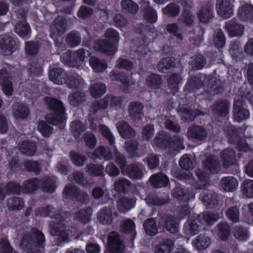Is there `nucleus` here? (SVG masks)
I'll list each match as a JSON object with an SVG mask.
<instances>
[{"mask_svg":"<svg viewBox=\"0 0 253 253\" xmlns=\"http://www.w3.org/2000/svg\"><path fill=\"white\" fill-rule=\"evenodd\" d=\"M48 215L55 220L50 222L49 232L52 236H57L56 245L60 246L63 242L68 241V233L66 231L68 214L51 206H48Z\"/></svg>","mask_w":253,"mask_h":253,"instance_id":"obj_1","label":"nucleus"},{"mask_svg":"<svg viewBox=\"0 0 253 253\" xmlns=\"http://www.w3.org/2000/svg\"><path fill=\"white\" fill-rule=\"evenodd\" d=\"M45 244L43 233L33 228L29 234L24 235L21 243V248L27 253H42Z\"/></svg>","mask_w":253,"mask_h":253,"instance_id":"obj_2","label":"nucleus"},{"mask_svg":"<svg viewBox=\"0 0 253 253\" xmlns=\"http://www.w3.org/2000/svg\"><path fill=\"white\" fill-rule=\"evenodd\" d=\"M45 101L49 108L54 111L53 114H50L47 116V121L49 124L58 126L60 129H63L66 125V117L63 103L56 99L50 97H46Z\"/></svg>","mask_w":253,"mask_h":253,"instance_id":"obj_3","label":"nucleus"},{"mask_svg":"<svg viewBox=\"0 0 253 253\" xmlns=\"http://www.w3.org/2000/svg\"><path fill=\"white\" fill-rule=\"evenodd\" d=\"M205 172L200 169H196L195 173L198 177L200 183L197 188L202 189L206 184L208 175L210 174L217 173L220 170V165L217 158L214 156H208L203 162Z\"/></svg>","mask_w":253,"mask_h":253,"instance_id":"obj_4","label":"nucleus"},{"mask_svg":"<svg viewBox=\"0 0 253 253\" xmlns=\"http://www.w3.org/2000/svg\"><path fill=\"white\" fill-rule=\"evenodd\" d=\"M123 99L122 97L106 95L103 98L94 102L91 106L92 111L96 113L99 109H105L109 106L111 107H120Z\"/></svg>","mask_w":253,"mask_h":253,"instance_id":"obj_5","label":"nucleus"},{"mask_svg":"<svg viewBox=\"0 0 253 253\" xmlns=\"http://www.w3.org/2000/svg\"><path fill=\"white\" fill-rule=\"evenodd\" d=\"M16 18L18 21L15 26V32L21 37L26 38L31 34L29 25L26 22V12L22 9H19L16 13Z\"/></svg>","mask_w":253,"mask_h":253,"instance_id":"obj_6","label":"nucleus"},{"mask_svg":"<svg viewBox=\"0 0 253 253\" xmlns=\"http://www.w3.org/2000/svg\"><path fill=\"white\" fill-rule=\"evenodd\" d=\"M117 216V213L113 207H104L98 212L97 218L100 224L110 225L114 223Z\"/></svg>","mask_w":253,"mask_h":253,"instance_id":"obj_7","label":"nucleus"},{"mask_svg":"<svg viewBox=\"0 0 253 253\" xmlns=\"http://www.w3.org/2000/svg\"><path fill=\"white\" fill-rule=\"evenodd\" d=\"M179 166L183 169L180 172L179 178L181 179H188L192 177V174L190 169H192L195 165L194 159L190 155H184L179 160Z\"/></svg>","mask_w":253,"mask_h":253,"instance_id":"obj_8","label":"nucleus"},{"mask_svg":"<svg viewBox=\"0 0 253 253\" xmlns=\"http://www.w3.org/2000/svg\"><path fill=\"white\" fill-rule=\"evenodd\" d=\"M183 11L181 16L178 19L179 23L184 24L188 27H191L194 22L195 16L192 11L193 3L191 0H186L183 3Z\"/></svg>","mask_w":253,"mask_h":253,"instance_id":"obj_9","label":"nucleus"},{"mask_svg":"<svg viewBox=\"0 0 253 253\" xmlns=\"http://www.w3.org/2000/svg\"><path fill=\"white\" fill-rule=\"evenodd\" d=\"M16 50V42L8 35H0V54L9 55Z\"/></svg>","mask_w":253,"mask_h":253,"instance_id":"obj_10","label":"nucleus"},{"mask_svg":"<svg viewBox=\"0 0 253 253\" xmlns=\"http://www.w3.org/2000/svg\"><path fill=\"white\" fill-rule=\"evenodd\" d=\"M216 9L217 14L223 19L231 17L234 13V5L230 0H217Z\"/></svg>","mask_w":253,"mask_h":253,"instance_id":"obj_11","label":"nucleus"},{"mask_svg":"<svg viewBox=\"0 0 253 253\" xmlns=\"http://www.w3.org/2000/svg\"><path fill=\"white\" fill-rule=\"evenodd\" d=\"M244 102L242 99L236 100L233 105L234 118L240 122L248 119L250 113L248 110L244 108Z\"/></svg>","mask_w":253,"mask_h":253,"instance_id":"obj_12","label":"nucleus"},{"mask_svg":"<svg viewBox=\"0 0 253 253\" xmlns=\"http://www.w3.org/2000/svg\"><path fill=\"white\" fill-rule=\"evenodd\" d=\"M109 249L112 253H123L125 246L118 233H112L108 237Z\"/></svg>","mask_w":253,"mask_h":253,"instance_id":"obj_13","label":"nucleus"},{"mask_svg":"<svg viewBox=\"0 0 253 253\" xmlns=\"http://www.w3.org/2000/svg\"><path fill=\"white\" fill-rule=\"evenodd\" d=\"M172 196L179 202H186L193 199L194 194L190 192L188 188H184L181 186H176L171 192Z\"/></svg>","mask_w":253,"mask_h":253,"instance_id":"obj_14","label":"nucleus"},{"mask_svg":"<svg viewBox=\"0 0 253 253\" xmlns=\"http://www.w3.org/2000/svg\"><path fill=\"white\" fill-rule=\"evenodd\" d=\"M93 47L96 50L103 52L108 55H114L118 50L117 46L112 45L104 40L96 41Z\"/></svg>","mask_w":253,"mask_h":253,"instance_id":"obj_15","label":"nucleus"},{"mask_svg":"<svg viewBox=\"0 0 253 253\" xmlns=\"http://www.w3.org/2000/svg\"><path fill=\"white\" fill-rule=\"evenodd\" d=\"M238 16L243 21H253V5L244 1L241 2Z\"/></svg>","mask_w":253,"mask_h":253,"instance_id":"obj_16","label":"nucleus"},{"mask_svg":"<svg viewBox=\"0 0 253 253\" xmlns=\"http://www.w3.org/2000/svg\"><path fill=\"white\" fill-rule=\"evenodd\" d=\"M206 79L205 75H203L190 77L187 82L184 90L192 92L201 88L204 85V83Z\"/></svg>","mask_w":253,"mask_h":253,"instance_id":"obj_17","label":"nucleus"},{"mask_svg":"<svg viewBox=\"0 0 253 253\" xmlns=\"http://www.w3.org/2000/svg\"><path fill=\"white\" fill-rule=\"evenodd\" d=\"M224 27L230 37L241 36L244 30V26L234 18L225 22Z\"/></svg>","mask_w":253,"mask_h":253,"instance_id":"obj_18","label":"nucleus"},{"mask_svg":"<svg viewBox=\"0 0 253 253\" xmlns=\"http://www.w3.org/2000/svg\"><path fill=\"white\" fill-rule=\"evenodd\" d=\"M64 84L70 89H77L83 87L84 82L80 75L75 73L67 74Z\"/></svg>","mask_w":253,"mask_h":253,"instance_id":"obj_19","label":"nucleus"},{"mask_svg":"<svg viewBox=\"0 0 253 253\" xmlns=\"http://www.w3.org/2000/svg\"><path fill=\"white\" fill-rule=\"evenodd\" d=\"M223 131L227 135L229 142L232 144L238 143L243 132L242 129H237L229 125H227L224 127Z\"/></svg>","mask_w":253,"mask_h":253,"instance_id":"obj_20","label":"nucleus"},{"mask_svg":"<svg viewBox=\"0 0 253 253\" xmlns=\"http://www.w3.org/2000/svg\"><path fill=\"white\" fill-rule=\"evenodd\" d=\"M67 27L66 19L61 16H58L53 20L50 29L53 34L59 36L66 32Z\"/></svg>","mask_w":253,"mask_h":253,"instance_id":"obj_21","label":"nucleus"},{"mask_svg":"<svg viewBox=\"0 0 253 253\" xmlns=\"http://www.w3.org/2000/svg\"><path fill=\"white\" fill-rule=\"evenodd\" d=\"M187 135L188 137L203 140L206 138L208 132L206 129L201 126H193L189 127Z\"/></svg>","mask_w":253,"mask_h":253,"instance_id":"obj_22","label":"nucleus"},{"mask_svg":"<svg viewBox=\"0 0 253 253\" xmlns=\"http://www.w3.org/2000/svg\"><path fill=\"white\" fill-rule=\"evenodd\" d=\"M67 74L60 68H54L49 70V80L57 84H63L65 82Z\"/></svg>","mask_w":253,"mask_h":253,"instance_id":"obj_23","label":"nucleus"},{"mask_svg":"<svg viewBox=\"0 0 253 253\" xmlns=\"http://www.w3.org/2000/svg\"><path fill=\"white\" fill-rule=\"evenodd\" d=\"M143 105L139 102H131L128 106L129 117L133 121L140 120L143 116Z\"/></svg>","mask_w":253,"mask_h":253,"instance_id":"obj_24","label":"nucleus"},{"mask_svg":"<svg viewBox=\"0 0 253 253\" xmlns=\"http://www.w3.org/2000/svg\"><path fill=\"white\" fill-rule=\"evenodd\" d=\"M0 84L2 86V90L6 95H11L13 87L11 82L8 79V75L4 69L0 70Z\"/></svg>","mask_w":253,"mask_h":253,"instance_id":"obj_25","label":"nucleus"},{"mask_svg":"<svg viewBox=\"0 0 253 253\" xmlns=\"http://www.w3.org/2000/svg\"><path fill=\"white\" fill-rule=\"evenodd\" d=\"M40 187L44 192L51 193L56 188V178L45 176L40 180Z\"/></svg>","mask_w":253,"mask_h":253,"instance_id":"obj_26","label":"nucleus"},{"mask_svg":"<svg viewBox=\"0 0 253 253\" xmlns=\"http://www.w3.org/2000/svg\"><path fill=\"white\" fill-rule=\"evenodd\" d=\"M116 126L120 134L124 138L132 137L135 135V132L126 121L118 122Z\"/></svg>","mask_w":253,"mask_h":253,"instance_id":"obj_27","label":"nucleus"},{"mask_svg":"<svg viewBox=\"0 0 253 253\" xmlns=\"http://www.w3.org/2000/svg\"><path fill=\"white\" fill-rule=\"evenodd\" d=\"M18 147L20 151L27 156H32L36 154L37 145L34 141H23L19 144Z\"/></svg>","mask_w":253,"mask_h":253,"instance_id":"obj_28","label":"nucleus"},{"mask_svg":"<svg viewBox=\"0 0 253 253\" xmlns=\"http://www.w3.org/2000/svg\"><path fill=\"white\" fill-rule=\"evenodd\" d=\"M86 97L85 92L76 91L68 95V101L71 106L77 107L86 101Z\"/></svg>","mask_w":253,"mask_h":253,"instance_id":"obj_29","label":"nucleus"},{"mask_svg":"<svg viewBox=\"0 0 253 253\" xmlns=\"http://www.w3.org/2000/svg\"><path fill=\"white\" fill-rule=\"evenodd\" d=\"M220 157L224 168L233 165L236 161L235 153L232 149H227L220 153Z\"/></svg>","mask_w":253,"mask_h":253,"instance_id":"obj_30","label":"nucleus"},{"mask_svg":"<svg viewBox=\"0 0 253 253\" xmlns=\"http://www.w3.org/2000/svg\"><path fill=\"white\" fill-rule=\"evenodd\" d=\"M109 77L110 80L112 81L120 82L123 85L122 88L126 92L127 91L126 87L133 84V83L130 81L125 75L118 73L114 70L110 73Z\"/></svg>","mask_w":253,"mask_h":253,"instance_id":"obj_31","label":"nucleus"},{"mask_svg":"<svg viewBox=\"0 0 253 253\" xmlns=\"http://www.w3.org/2000/svg\"><path fill=\"white\" fill-rule=\"evenodd\" d=\"M182 79L179 74L173 73L167 79L168 86L172 94L177 92Z\"/></svg>","mask_w":253,"mask_h":253,"instance_id":"obj_32","label":"nucleus"},{"mask_svg":"<svg viewBox=\"0 0 253 253\" xmlns=\"http://www.w3.org/2000/svg\"><path fill=\"white\" fill-rule=\"evenodd\" d=\"M150 182L155 188H161L167 185L169 182L168 177L163 173H156L150 178Z\"/></svg>","mask_w":253,"mask_h":253,"instance_id":"obj_33","label":"nucleus"},{"mask_svg":"<svg viewBox=\"0 0 253 253\" xmlns=\"http://www.w3.org/2000/svg\"><path fill=\"white\" fill-rule=\"evenodd\" d=\"M179 221L172 215H168L164 219V226L166 230L171 233H176L178 231Z\"/></svg>","mask_w":253,"mask_h":253,"instance_id":"obj_34","label":"nucleus"},{"mask_svg":"<svg viewBox=\"0 0 253 253\" xmlns=\"http://www.w3.org/2000/svg\"><path fill=\"white\" fill-rule=\"evenodd\" d=\"M211 243V239L205 234L198 235L193 242V245L198 250H203L208 248Z\"/></svg>","mask_w":253,"mask_h":253,"instance_id":"obj_35","label":"nucleus"},{"mask_svg":"<svg viewBox=\"0 0 253 253\" xmlns=\"http://www.w3.org/2000/svg\"><path fill=\"white\" fill-rule=\"evenodd\" d=\"M221 186L228 192H232L237 189L238 181L233 176H226L223 177L220 181Z\"/></svg>","mask_w":253,"mask_h":253,"instance_id":"obj_36","label":"nucleus"},{"mask_svg":"<svg viewBox=\"0 0 253 253\" xmlns=\"http://www.w3.org/2000/svg\"><path fill=\"white\" fill-rule=\"evenodd\" d=\"M89 63L94 72L96 73H102L108 67V64L105 61L94 56L90 58Z\"/></svg>","mask_w":253,"mask_h":253,"instance_id":"obj_37","label":"nucleus"},{"mask_svg":"<svg viewBox=\"0 0 253 253\" xmlns=\"http://www.w3.org/2000/svg\"><path fill=\"white\" fill-rule=\"evenodd\" d=\"M135 204L133 199L123 197L117 202L118 210L121 212H126L132 209Z\"/></svg>","mask_w":253,"mask_h":253,"instance_id":"obj_38","label":"nucleus"},{"mask_svg":"<svg viewBox=\"0 0 253 253\" xmlns=\"http://www.w3.org/2000/svg\"><path fill=\"white\" fill-rule=\"evenodd\" d=\"M212 7L209 5L203 6L197 13V16L201 22H209L213 17Z\"/></svg>","mask_w":253,"mask_h":253,"instance_id":"obj_39","label":"nucleus"},{"mask_svg":"<svg viewBox=\"0 0 253 253\" xmlns=\"http://www.w3.org/2000/svg\"><path fill=\"white\" fill-rule=\"evenodd\" d=\"M188 223L190 233L193 235L198 234L202 223L200 216L195 215L192 216L189 218Z\"/></svg>","mask_w":253,"mask_h":253,"instance_id":"obj_40","label":"nucleus"},{"mask_svg":"<svg viewBox=\"0 0 253 253\" xmlns=\"http://www.w3.org/2000/svg\"><path fill=\"white\" fill-rule=\"evenodd\" d=\"M169 201L168 195L163 197H158L154 195H149L145 198V201L148 205L162 206L168 203Z\"/></svg>","mask_w":253,"mask_h":253,"instance_id":"obj_41","label":"nucleus"},{"mask_svg":"<svg viewBox=\"0 0 253 253\" xmlns=\"http://www.w3.org/2000/svg\"><path fill=\"white\" fill-rule=\"evenodd\" d=\"M92 210L90 208L81 210L74 214V217L77 220L84 223H87L90 219Z\"/></svg>","mask_w":253,"mask_h":253,"instance_id":"obj_42","label":"nucleus"},{"mask_svg":"<svg viewBox=\"0 0 253 253\" xmlns=\"http://www.w3.org/2000/svg\"><path fill=\"white\" fill-rule=\"evenodd\" d=\"M174 243L169 239H166L157 245L155 253H170L173 248Z\"/></svg>","mask_w":253,"mask_h":253,"instance_id":"obj_43","label":"nucleus"},{"mask_svg":"<svg viewBox=\"0 0 253 253\" xmlns=\"http://www.w3.org/2000/svg\"><path fill=\"white\" fill-rule=\"evenodd\" d=\"M82 41L81 35L76 31H72L69 33L66 38V42L71 47H74L79 45Z\"/></svg>","mask_w":253,"mask_h":253,"instance_id":"obj_44","label":"nucleus"},{"mask_svg":"<svg viewBox=\"0 0 253 253\" xmlns=\"http://www.w3.org/2000/svg\"><path fill=\"white\" fill-rule=\"evenodd\" d=\"M214 110L220 116L225 117L229 113L230 103L226 100H220L215 104Z\"/></svg>","mask_w":253,"mask_h":253,"instance_id":"obj_45","label":"nucleus"},{"mask_svg":"<svg viewBox=\"0 0 253 253\" xmlns=\"http://www.w3.org/2000/svg\"><path fill=\"white\" fill-rule=\"evenodd\" d=\"M170 147V148L169 146L166 147V149L170 155L174 154L176 151L183 149L184 146L183 144V139L178 137H173Z\"/></svg>","mask_w":253,"mask_h":253,"instance_id":"obj_46","label":"nucleus"},{"mask_svg":"<svg viewBox=\"0 0 253 253\" xmlns=\"http://www.w3.org/2000/svg\"><path fill=\"white\" fill-rule=\"evenodd\" d=\"M162 83V80L159 75L152 74L146 79L147 85L152 89H158L160 88Z\"/></svg>","mask_w":253,"mask_h":253,"instance_id":"obj_47","label":"nucleus"},{"mask_svg":"<svg viewBox=\"0 0 253 253\" xmlns=\"http://www.w3.org/2000/svg\"><path fill=\"white\" fill-rule=\"evenodd\" d=\"M106 92V85L102 83L93 84L90 85L89 92L91 96L97 98L103 95Z\"/></svg>","mask_w":253,"mask_h":253,"instance_id":"obj_48","label":"nucleus"},{"mask_svg":"<svg viewBox=\"0 0 253 253\" xmlns=\"http://www.w3.org/2000/svg\"><path fill=\"white\" fill-rule=\"evenodd\" d=\"M40 187V180L37 178L25 181L21 187L26 193H32Z\"/></svg>","mask_w":253,"mask_h":253,"instance_id":"obj_49","label":"nucleus"},{"mask_svg":"<svg viewBox=\"0 0 253 253\" xmlns=\"http://www.w3.org/2000/svg\"><path fill=\"white\" fill-rule=\"evenodd\" d=\"M143 226L147 235L154 236L158 233L156 221L153 218L146 219L143 223Z\"/></svg>","mask_w":253,"mask_h":253,"instance_id":"obj_50","label":"nucleus"},{"mask_svg":"<svg viewBox=\"0 0 253 253\" xmlns=\"http://www.w3.org/2000/svg\"><path fill=\"white\" fill-rule=\"evenodd\" d=\"M125 173L132 179H140L143 174L140 168L135 165L126 167Z\"/></svg>","mask_w":253,"mask_h":253,"instance_id":"obj_51","label":"nucleus"},{"mask_svg":"<svg viewBox=\"0 0 253 253\" xmlns=\"http://www.w3.org/2000/svg\"><path fill=\"white\" fill-rule=\"evenodd\" d=\"M175 66L174 59L171 58H165L162 59L158 64V70L162 72L166 73L168 70L173 68Z\"/></svg>","mask_w":253,"mask_h":253,"instance_id":"obj_52","label":"nucleus"},{"mask_svg":"<svg viewBox=\"0 0 253 253\" xmlns=\"http://www.w3.org/2000/svg\"><path fill=\"white\" fill-rule=\"evenodd\" d=\"M86 171L94 176L104 175V168L101 165L89 164L86 166Z\"/></svg>","mask_w":253,"mask_h":253,"instance_id":"obj_53","label":"nucleus"},{"mask_svg":"<svg viewBox=\"0 0 253 253\" xmlns=\"http://www.w3.org/2000/svg\"><path fill=\"white\" fill-rule=\"evenodd\" d=\"M200 198L207 206H214L218 203L217 195L214 193L203 192L201 194Z\"/></svg>","mask_w":253,"mask_h":253,"instance_id":"obj_54","label":"nucleus"},{"mask_svg":"<svg viewBox=\"0 0 253 253\" xmlns=\"http://www.w3.org/2000/svg\"><path fill=\"white\" fill-rule=\"evenodd\" d=\"M29 111L26 106L23 104L15 105L13 115L16 119H23L29 115Z\"/></svg>","mask_w":253,"mask_h":253,"instance_id":"obj_55","label":"nucleus"},{"mask_svg":"<svg viewBox=\"0 0 253 253\" xmlns=\"http://www.w3.org/2000/svg\"><path fill=\"white\" fill-rule=\"evenodd\" d=\"M130 182L127 179L122 178L116 180L114 183V189L119 192H126L128 190Z\"/></svg>","mask_w":253,"mask_h":253,"instance_id":"obj_56","label":"nucleus"},{"mask_svg":"<svg viewBox=\"0 0 253 253\" xmlns=\"http://www.w3.org/2000/svg\"><path fill=\"white\" fill-rule=\"evenodd\" d=\"M7 206L9 210H19L24 207V202L20 198L14 197L8 199Z\"/></svg>","mask_w":253,"mask_h":253,"instance_id":"obj_57","label":"nucleus"},{"mask_svg":"<svg viewBox=\"0 0 253 253\" xmlns=\"http://www.w3.org/2000/svg\"><path fill=\"white\" fill-rule=\"evenodd\" d=\"M225 214L232 222L237 223L239 221L240 212L239 209L237 206L228 208L225 212Z\"/></svg>","mask_w":253,"mask_h":253,"instance_id":"obj_58","label":"nucleus"},{"mask_svg":"<svg viewBox=\"0 0 253 253\" xmlns=\"http://www.w3.org/2000/svg\"><path fill=\"white\" fill-rule=\"evenodd\" d=\"M233 234L237 239L241 241L247 240L249 236L247 229L241 226L234 227Z\"/></svg>","mask_w":253,"mask_h":253,"instance_id":"obj_59","label":"nucleus"},{"mask_svg":"<svg viewBox=\"0 0 253 253\" xmlns=\"http://www.w3.org/2000/svg\"><path fill=\"white\" fill-rule=\"evenodd\" d=\"M163 13L169 16L175 17L180 12L179 6L175 3H170L166 7L163 8Z\"/></svg>","mask_w":253,"mask_h":253,"instance_id":"obj_60","label":"nucleus"},{"mask_svg":"<svg viewBox=\"0 0 253 253\" xmlns=\"http://www.w3.org/2000/svg\"><path fill=\"white\" fill-rule=\"evenodd\" d=\"M40 46V43L38 41L26 42L25 47L26 53L29 55H35L38 52Z\"/></svg>","mask_w":253,"mask_h":253,"instance_id":"obj_61","label":"nucleus"},{"mask_svg":"<svg viewBox=\"0 0 253 253\" xmlns=\"http://www.w3.org/2000/svg\"><path fill=\"white\" fill-rule=\"evenodd\" d=\"M242 190L246 197L253 198V180L251 179L245 180L242 183Z\"/></svg>","mask_w":253,"mask_h":253,"instance_id":"obj_62","label":"nucleus"},{"mask_svg":"<svg viewBox=\"0 0 253 253\" xmlns=\"http://www.w3.org/2000/svg\"><path fill=\"white\" fill-rule=\"evenodd\" d=\"M121 6L123 9L131 13H135L139 9L137 4L132 0H123Z\"/></svg>","mask_w":253,"mask_h":253,"instance_id":"obj_63","label":"nucleus"},{"mask_svg":"<svg viewBox=\"0 0 253 253\" xmlns=\"http://www.w3.org/2000/svg\"><path fill=\"white\" fill-rule=\"evenodd\" d=\"M190 64L195 70L201 69L206 64V59L201 54L195 55L191 58Z\"/></svg>","mask_w":253,"mask_h":253,"instance_id":"obj_64","label":"nucleus"}]
</instances>
